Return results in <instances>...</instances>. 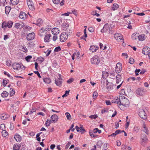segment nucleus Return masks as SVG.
<instances>
[{"mask_svg": "<svg viewBox=\"0 0 150 150\" xmlns=\"http://www.w3.org/2000/svg\"><path fill=\"white\" fill-rule=\"evenodd\" d=\"M137 37L138 38V36L137 33H133L132 35V38L133 40H136Z\"/></svg>", "mask_w": 150, "mask_h": 150, "instance_id": "nucleus-33", "label": "nucleus"}, {"mask_svg": "<svg viewBox=\"0 0 150 150\" xmlns=\"http://www.w3.org/2000/svg\"><path fill=\"white\" fill-rule=\"evenodd\" d=\"M129 62L131 64H132L134 62V59L132 58H130Z\"/></svg>", "mask_w": 150, "mask_h": 150, "instance_id": "nucleus-51", "label": "nucleus"}, {"mask_svg": "<svg viewBox=\"0 0 150 150\" xmlns=\"http://www.w3.org/2000/svg\"><path fill=\"white\" fill-rule=\"evenodd\" d=\"M34 73L35 74H37V75H38V77L40 78L41 77V76H40V74L39 73V72L38 71H34Z\"/></svg>", "mask_w": 150, "mask_h": 150, "instance_id": "nucleus-62", "label": "nucleus"}, {"mask_svg": "<svg viewBox=\"0 0 150 150\" xmlns=\"http://www.w3.org/2000/svg\"><path fill=\"white\" fill-rule=\"evenodd\" d=\"M62 29L65 31V32L69 33H72V30L69 26V24L67 23H64L62 25Z\"/></svg>", "mask_w": 150, "mask_h": 150, "instance_id": "nucleus-2", "label": "nucleus"}, {"mask_svg": "<svg viewBox=\"0 0 150 150\" xmlns=\"http://www.w3.org/2000/svg\"><path fill=\"white\" fill-rule=\"evenodd\" d=\"M10 2L12 5H16L18 3L19 0H10Z\"/></svg>", "mask_w": 150, "mask_h": 150, "instance_id": "nucleus-25", "label": "nucleus"}, {"mask_svg": "<svg viewBox=\"0 0 150 150\" xmlns=\"http://www.w3.org/2000/svg\"><path fill=\"white\" fill-rule=\"evenodd\" d=\"M1 96L3 97H6L8 96V93L7 92L5 91H4L1 94Z\"/></svg>", "mask_w": 150, "mask_h": 150, "instance_id": "nucleus-35", "label": "nucleus"}, {"mask_svg": "<svg viewBox=\"0 0 150 150\" xmlns=\"http://www.w3.org/2000/svg\"><path fill=\"white\" fill-rule=\"evenodd\" d=\"M5 129V126L4 124H2L0 125V129L4 130Z\"/></svg>", "mask_w": 150, "mask_h": 150, "instance_id": "nucleus-52", "label": "nucleus"}, {"mask_svg": "<svg viewBox=\"0 0 150 150\" xmlns=\"http://www.w3.org/2000/svg\"><path fill=\"white\" fill-rule=\"evenodd\" d=\"M123 37L121 35L118 38V39H116L118 41L120 42H124V40L123 39H122Z\"/></svg>", "mask_w": 150, "mask_h": 150, "instance_id": "nucleus-40", "label": "nucleus"}, {"mask_svg": "<svg viewBox=\"0 0 150 150\" xmlns=\"http://www.w3.org/2000/svg\"><path fill=\"white\" fill-rule=\"evenodd\" d=\"M43 80L44 82L47 84L50 83L51 82V79L49 78H43Z\"/></svg>", "mask_w": 150, "mask_h": 150, "instance_id": "nucleus-28", "label": "nucleus"}, {"mask_svg": "<svg viewBox=\"0 0 150 150\" xmlns=\"http://www.w3.org/2000/svg\"><path fill=\"white\" fill-rule=\"evenodd\" d=\"M35 34L34 33H32L27 35L26 38L28 41L30 40L35 38Z\"/></svg>", "mask_w": 150, "mask_h": 150, "instance_id": "nucleus-9", "label": "nucleus"}, {"mask_svg": "<svg viewBox=\"0 0 150 150\" xmlns=\"http://www.w3.org/2000/svg\"><path fill=\"white\" fill-rule=\"evenodd\" d=\"M122 56L123 57H125V58L126 59L128 57L127 54L126 53H122Z\"/></svg>", "mask_w": 150, "mask_h": 150, "instance_id": "nucleus-64", "label": "nucleus"}, {"mask_svg": "<svg viewBox=\"0 0 150 150\" xmlns=\"http://www.w3.org/2000/svg\"><path fill=\"white\" fill-rule=\"evenodd\" d=\"M146 90H144L143 88H137L135 91L137 95L142 96L144 94V92L146 91Z\"/></svg>", "mask_w": 150, "mask_h": 150, "instance_id": "nucleus-6", "label": "nucleus"}, {"mask_svg": "<svg viewBox=\"0 0 150 150\" xmlns=\"http://www.w3.org/2000/svg\"><path fill=\"white\" fill-rule=\"evenodd\" d=\"M28 15L25 12L21 11L20 12L19 17L22 19L25 20L27 18Z\"/></svg>", "mask_w": 150, "mask_h": 150, "instance_id": "nucleus-11", "label": "nucleus"}, {"mask_svg": "<svg viewBox=\"0 0 150 150\" xmlns=\"http://www.w3.org/2000/svg\"><path fill=\"white\" fill-rule=\"evenodd\" d=\"M10 116L6 113H4L0 115V118L3 120L6 119L8 118Z\"/></svg>", "mask_w": 150, "mask_h": 150, "instance_id": "nucleus-17", "label": "nucleus"}, {"mask_svg": "<svg viewBox=\"0 0 150 150\" xmlns=\"http://www.w3.org/2000/svg\"><path fill=\"white\" fill-rule=\"evenodd\" d=\"M127 23L129 24L127 27V28L129 29H132V26L130 25L131 23L130 21H129L127 22Z\"/></svg>", "mask_w": 150, "mask_h": 150, "instance_id": "nucleus-59", "label": "nucleus"}, {"mask_svg": "<svg viewBox=\"0 0 150 150\" xmlns=\"http://www.w3.org/2000/svg\"><path fill=\"white\" fill-rule=\"evenodd\" d=\"M51 35L50 34L46 35L44 38V40L45 42H48Z\"/></svg>", "mask_w": 150, "mask_h": 150, "instance_id": "nucleus-23", "label": "nucleus"}, {"mask_svg": "<svg viewBox=\"0 0 150 150\" xmlns=\"http://www.w3.org/2000/svg\"><path fill=\"white\" fill-rule=\"evenodd\" d=\"M117 98L112 103H117L118 105H122L126 107L129 106V102L128 99L125 96H121L119 98L117 97Z\"/></svg>", "mask_w": 150, "mask_h": 150, "instance_id": "nucleus-1", "label": "nucleus"}, {"mask_svg": "<svg viewBox=\"0 0 150 150\" xmlns=\"http://www.w3.org/2000/svg\"><path fill=\"white\" fill-rule=\"evenodd\" d=\"M150 48L148 47H146L143 48L142 53L145 55H147L149 53Z\"/></svg>", "mask_w": 150, "mask_h": 150, "instance_id": "nucleus-14", "label": "nucleus"}, {"mask_svg": "<svg viewBox=\"0 0 150 150\" xmlns=\"http://www.w3.org/2000/svg\"><path fill=\"white\" fill-rule=\"evenodd\" d=\"M146 70L144 69H142L141 71L140 72V74H144L145 72H146Z\"/></svg>", "mask_w": 150, "mask_h": 150, "instance_id": "nucleus-60", "label": "nucleus"}, {"mask_svg": "<svg viewBox=\"0 0 150 150\" xmlns=\"http://www.w3.org/2000/svg\"><path fill=\"white\" fill-rule=\"evenodd\" d=\"M7 26L6 23L5 22H4L2 24V27L4 29L6 28Z\"/></svg>", "mask_w": 150, "mask_h": 150, "instance_id": "nucleus-46", "label": "nucleus"}, {"mask_svg": "<svg viewBox=\"0 0 150 150\" xmlns=\"http://www.w3.org/2000/svg\"><path fill=\"white\" fill-rule=\"evenodd\" d=\"M113 86V84L111 83L108 82L106 83V87L108 89H112Z\"/></svg>", "mask_w": 150, "mask_h": 150, "instance_id": "nucleus-27", "label": "nucleus"}, {"mask_svg": "<svg viewBox=\"0 0 150 150\" xmlns=\"http://www.w3.org/2000/svg\"><path fill=\"white\" fill-rule=\"evenodd\" d=\"M52 32L54 35H57L59 33V30L58 28H54L52 29Z\"/></svg>", "mask_w": 150, "mask_h": 150, "instance_id": "nucleus-18", "label": "nucleus"}, {"mask_svg": "<svg viewBox=\"0 0 150 150\" xmlns=\"http://www.w3.org/2000/svg\"><path fill=\"white\" fill-rule=\"evenodd\" d=\"M116 79H117L116 83H119L121 81L122 79L121 75L119 74H118L116 76Z\"/></svg>", "mask_w": 150, "mask_h": 150, "instance_id": "nucleus-22", "label": "nucleus"}, {"mask_svg": "<svg viewBox=\"0 0 150 150\" xmlns=\"http://www.w3.org/2000/svg\"><path fill=\"white\" fill-rule=\"evenodd\" d=\"M103 144L102 141H100L97 142L96 145L97 147L100 148L101 147L103 146Z\"/></svg>", "mask_w": 150, "mask_h": 150, "instance_id": "nucleus-34", "label": "nucleus"}, {"mask_svg": "<svg viewBox=\"0 0 150 150\" xmlns=\"http://www.w3.org/2000/svg\"><path fill=\"white\" fill-rule=\"evenodd\" d=\"M103 149L102 150H106V149H107V144H103Z\"/></svg>", "mask_w": 150, "mask_h": 150, "instance_id": "nucleus-53", "label": "nucleus"}, {"mask_svg": "<svg viewBox=\"0 0 150 150\" xmlns=\"http://www.w3.org/2000/svg\"><path fill=\"white\" fill-rule=\"evenodd\" d=\"M70 13L69 12H67L66 13H64V14H62V16H69V14Z\"/></svg>", "mask_w": 150, "mask_h": 150, "instance_id": "nucleus-63", "label": "nucleus"}, {"mask_svg": "<svg viewBox=\"0 0 150 150\" xmlns=\"http://www.w3.org/2000/svg\"><path fill=\"white\" fill-rule=\"evenodd\" d=\"M121 34L119 33H116L114 35V37L116 39H118V38L120 36Z\"/></svg>", "mask_w": 150, "mask_h": 150, "instance_id": "nucleus-45", "label": "nucleus"}, {"mask_svg": "<svg viewBox=\"0 0 150 150\" xmlns=\"http://www.w3.org/2000/svg\"><path fill=\"white\" fill-rule=\"evenodd\" d=\"M11 9V8L9 6H6L5 7V11L6 14H8Z\"/></svg>", "mask_w": 150, "mask_h": 150, "instance_id": "nucleus-29", "label": "nucleus"}, {"mask_svg": "<svg viewBox=\"0 0 150 150\" xmlns=\"http://www.w3.org/2000/svg\"><path fill=\"white\" fill-rule=\"evenodd\" d=\"M69 91H70L69 90V91H65V93L63 95H62V97L63 98H64V97L67 96H68L69 95Z\"/></svg>", "mask_w": 150, "mask_h": 150, "instance_id": "nucleus-42", "label": "nucleus"}, {"mask_svg": "<svg viewBox=\"0 0 150 150\" xmlns=\"http://www.w3.org/2000/svg\"><path fill=\"white\" fill-rule=\"evenodd\" d=\"M145 35H142L138 36V39L139 40L143 41L145 39Z\"/></svg>", "mask_w": 150, "mask_h": 150, "instance_id": "nucleus-31", "label": "nucleus"}, {"mask_svg": "<svg viewBox=\"0 0 150 150\" xmlns=\"http://www.w3.org/2000/svg\"><path fill=\"white\" fill-rule=\"evenodd\" d=\"M7 82L6 80H5L4 79L3 80V86L5 87L6 86V84H7Z\"/></svg>", "mask_w": 150, "mask_h": 150, "instance_id": "nucleus-61", "label": "nucleus"}, {"mask_svg": "<svg viewBox=\"0 0 150 150\" xmlns=\"http://www.w3.org/2000/svg\"><path fill=\"white\" fill-rule=\"evenodd\" d=\"M150 21V17L147 16L145 18V21L146 23H149Z\"/></svg>", "mask_w": 150, "mask_h": 150, "instance_id": "nucleus-54", "label": "nucleus"}, {"mask_svg": "<svg viewBox=\"0 0 150 150\" xmlns=\"http://www.w3.org/2000/svg\"><path fill=\"white\" fill-rule=\"evenodd\" d=\"M98 117V116L97 115H91L89 116V117L91 119H95Z\"/></svg>", "mask_w": 150, "mask_h": 150, "instance_id": "nucleus-50", "label": "nucleus"}, {"mask_svg": "<svg viewBox=\"0 0 150 150\" xmlns=\"http://www.w3.org/2000/svg\"><path fill=\"white\" fill-rule=\"evenodd\" d=\"M26 1L28 6L33 3V2L32 1V0H26Z\"/></svg>", "mask_w": 150, "mask_h": 150, "instance_id": "nucleus-47", "label": "nucleus"}, {"mask_svg": "<svg viewBox=\"0 0 150 150\" xmlns=\"http://www.w3.org/2000/svg\"><path fill=\"white\" fill-rule=\"evenodd\" d=\"M51 118V120L53 122L57 121L58 119V116L55 114L52 115Z\"/></svg>", "mask_w": 150, "mask_h": 150, "instance_id": "nucleus-21", "label": "nucleus"}, {"mask_svg": "<svg viewBox=\"0 0 150 150\" xmlns=\"http://www.w3.org/2000/svg\"><path fill=\"white\" fill-rule=\"evenodd\" d=\"M74 81V79L73 78H71L69 79L67 81V83H71Z\"/></svg>", "mask_w": 150, "mask_h": 150, "instance_id": "nucleus-58", "label": "nucleus"}, {"mask_svg": "<svg viewBox=\"0 0 150 150\" xmlns=\"http://www.w3.org/2000/svg\"><path fill=\"white\" fill-rule=\"evenodd\" d=\"M52 1L55 4H58L60 2V0H52Z\"/></svg>", "mask_w": 150, "mask_h": 150, "instance_id": "nucleus-57", "label": "nucleus"}, {"mask_svg": "<svg viewBox=\"0 0 150 150\" xmlns=\"http://www.w3.org/2000/svg\"><path fill=\"white\" fill-rule=\"evenodd\" d=\"M62 78H58L57 80H55V83L57 86H62Z\"/></svg>", "mask_w": 150, "mask_h": 150, "instance_id": "nucleus-15", "label": "nucleus"}, {"mask_svg": "<svg viewBox=\"0 0 150 150\" xmlns=\"http://www.w3.org/2000/svg\"><path fill=\"white\" fill-rule=\"evenodd\" d=\"M38 61L40 62L41 63L43 62L44 60V58L42 57H40L38 58Z\"/></svg>", "mask_w": 150, "mask_h": 150, "instance_id": "nucleus-55", "label": "nucleus"}, {"mask_svg": "<svg viewBox=\"0 0 150 150\" xmlns=\"http://www.w3.org/2000/svg\"><path fill=\"white\" fill-rule=\"evenodd\" d=\"M32 58V57L31 56L29 55L27 56L25 58V59L28 62H29L30 60Z\"/></svg>", "mask_w": 150, "mask_h": 150, "instance_id": "nucleus-48", "label": "nucleus"}, {"mask_svg": "<svg viewBox=\"0 0 150 150\" xmlns=\"http://www.w3.org/2000/svg\"><path fill=\"white\" fill-rule=\"evenodd\" d=\"M13 24V22L11 21H8L7 22V26L8 28H11Z\"/></svg>", "mask_w": 150, "mask_h": 150, "instance_id": "nucleus-36", "label": "nucleus"}, {"mask_svg": "<svg viewBox=\"0 0 150 150\" xmlns=\"http://www.w3.org/2000/svg\"><path fill=\"white\" fill-rule=\"evenodd\" d=\"M20 146H20L19 145L15 144L13 147V150H18Z\"/></svg>", "mask_w": 150, "mask_h": 150, "instance_id": "nucleus-32", "label": "nucleus"}, {"mask_svg": "<svg viewBox=\"0 0 150 150\" xmlns=\"http://www.w3.org/2000/svg\"><path fill=\"white\" fill-rule=\"evenodd\" d=\"M0 3L1 4V5H2L4 6L6 3V0H0Z\"/></svg>", "mask_w": 150, "mask_h": 150, "instance_id": "nucleus-43", "label": "nucleus"}, {"mask_svg": "<svg viewBox=\"0 0 150 150\" xmlns=\"http://www.w3.org/2000/svg\"><path fill=\"white\" fill-rule=\"evenodd\" d=\"M99 48L98 47H96L95 46L93 45L90 46V50L92 51L93 52H96Z\"/></svg>", "mask_w": 150, "mask_h": 150, "instance_id": "nucleus-19", "label": "nucleus"}, {"mask_svg": "<svg viewBox=\"0 0 150 150\" xmlns=\"http://www.w3.org/2000/svg\"><path fill=\"white\" fill-rule=\"evenodd\" d=\"M109 29V25L108 23L105 24L103 29H101L100 31L101 33H104L107 31Z\"/></svg>", "mask_w": 150, "mask_h": 150, "instance_id": "nucleus-16", "label": "nucleus"}, {"mask_svg": "<svg viewBox=\"0 0 150 150\" xmlns=\"http://www.w3.org/2000/svg\"><path fill=\"white\" fill-rule=\"evenodd\" d=\"M21 26L22 28H23L24 26V23H22L21 24L17 23L15 24V27L17 29L18 28Z\"/></svg>", "mask_w": 150, "mask_h": 150, "instance_id": "nucleus-24", "label": "nucleus"}, {"mask_svg": "<svg viewBox=\"0 0 150 150\" xmlns=\"http://www.w3.org/2000/svg\"><path fill=\"white\" fill-rule=\"evenodd\" d=\"M119 7V6L116 3H114L113 4L112 9L113 11L117 10Z\"/></svg>", "mask_w": 150, "mask_h": 150, "instance_id": "nucleus-26", "label": "nucleus"}, {"mask_svg": "<svg viewBox=\"0 0 150 150\" xmlns=\"http://www.w3.org/2000/svg\"><path fill=\"white\" fill-rule=\"evenodd\" d=\"M65 115L67 119L69 121L71 120V118L70 114L68 112H66L65 113Z\"/></svg>", "mask_w": 150, "mask_h": 150, "instance_id": "nucleus-37", "label": "nucleus"}, {"mask_svg": "<svg viewBox=\"0 0 150 150\" xmlns=\"http://www.w3.org/2000/svg\"><path fill=\"white\" fill-rule=\"evenodd\" d=\"M88 30L91 33L93 32L94 31V29L92 27H89L88 28Z\"/></svg>", "mask_w": 150, "mask_h": 150, "instance_id": "nucleus-56", "label": "nucleus"}, {"mask_svg": "<svg viewBox=\"0 0 150 150\" xmlns=\"http://www.w3.org/2000/svg\"><path fill=\"white\" fill-rule=\"evenodd\" d=\"M97 132H98L99 134H100L101 133V131L99 130L97 128H96L94 129L93 130V133H96Z\"/></svg>", "mask_w": 150, "mask_h": 150, "instance_id": "nucleus-38", "label": "nucleus"}, {"mask_svg": "<svg viewBox=\"0 0 150 150\" xmlns=\"http://www.w3.org/2000/svg\"><path fill=\"white\" fill-rule=\"evenodd\" d=\"M15 93V92L14 90L12 88H10V95L11 96H13Z\"/></svg>", "mask_w": 150, "mask_h": 150, "instance_id": "nucleus-39", "label": "nucleus"}, {"mask_svg": "<svg viewBox=\"0 0 150 150\" xmlns=\"http://www.w3.org/2000/svg\"><path fill=\"white\" fill-rule=\"evenodd\" d=\"M141 138L142 139L141 144L144 145L145 143L147 142L148 138L146 135L144 134H141Z\"/></svg>", "mask_w": 150, "mask_h": 150, "instance_id": "nucleus-7", "label": "nucleus"}, {"mask_svg": "<svg viewBox=\"0 0 150 150\" xmlns=\"http://www.w3.org/2000/svg\"><path fill=\"white\" fill-rule=\"evenodd\" d=\"M122 69V64L120 63H117L115 67V71L117 73L120 72Z\"/></svg>", "mask_w": 150, "mask_h": 150, "instance_id": "nucleus-8", "label": "nucleus"}, {"mask_svg": "<svg viewBox=\"0 0 150 150\" xmlns=\"http://www.w3.org/2000/svg\"><path fill=\"white\" fill-rule=\"evenodd\" d=\"M98 96V93L96 92H94L93 95V99H96Z\"/></svg>", "mask_w": 150, "mask_h": 150, "instance_id": "nucleus-49", "label": "nucleus"}, {"mask_svg": "<svg viewBox=\"0 0 150 150\" xmlns=\"http://www.w3.org/2000/svg\"><path fill=\"white\" fill-rule=\"evenodd\" d=\"M28 7L29 9L32 11L34 10L35 9L33 3L29 6Z\"/></svg>", "mask_w": 150, "mask_h": 150, "instance_id": "nucleus-41", "label": "nucleus"}, {"mask_svg": "<svg viewBox=\"0 0 150 150\" xmlns=\"http://www.w3.org/2000/svg\"><path fill=\"white\" fill-rule=\"evenodd\" d=\"M61 50V48L60 46H58L55 47L54 50L55 52H58Z\"/></svg>", "mask_w": 150, "mask_h": 150, "instance_id": "nucleus-44", "label": "nucleus"}, {"mask_svg": "<svg viewBox=\"0 0 150 150\" xmlns=\"http://www.w3.org/2000/svg\"><path fill=\"white\" fill-rule=\"evenodd\" d=\"M91 62L92 64L98 65L100 62V60L98 56L95 55L91 59Z\"/></svg>", "mask_w": 150, "mask_h": 150, "instance_id": "nucleus-5", "label": "nucleus"}, {"mask_svg": "<svg viewBox=\"0 0 150 150\" xmlns=\"http://www.w3.org/2000/svg\"><path fill=\"white\" fill-rule=\"evenodd\" d=\"M75 129L77 132H81L82 133H83L85 131V129L83 128L82 125H80L79 127L76 126L75 127Z\"/></svg>", "mask_w": 150, "mask_h": 150, "instance_id": "nucleus-10", "label": "nucleus"}, {"mask_svg": "<svg viewBox=\"0 0 150 150\" xmlns=\"http://www.w3.org/2000/svg\"><path fill=\"white\" fill-rule=\"evenodd\" d=\"M147 110L142 109H140L139 110V115L141 118L145 120L147 118V115L146 111Z\"/></svg>", "mask_w": 150, "mask_h": 150, "instance_id": "nucleus-4", "label": "nucleus"}, {"mask_svg": "<svg viewBox=\"0 0 150 150\" xmlns=\"http://www.w3.org/2000/svg\"><path fill=\"white\" fill-rule=\"evenodd\" d=\"M2 134L4 137H8V132L5 130H3L2 131Z\"/></svg>", "mask_w": 150, "mask_h": 150, "instance_id": "nucleus-30", "label": "nucleus"}, {"mask_svg": "<svg viewBox=\"0 0 150 150\" xmlns=\"http://www.w3.org/2000/svg\"><path fill=\"white\" fill-rule=\"evenodd\" d=\"M71 33H69L67 32H63L60 36V40L62 42L65 41L68 39V36L71 35Z\"/></svg>", "mask_w": 150, "mask_h": 150, "instance_id": "nucleus-3", "label": "nucleus"}, {"mask_svg": "<svg viewBox=\"0 0 150 150\" xmlns=\"http://www.w3.org/2000/svg\"><path fill=\"white\" fill-rule=\"evenodd\" d=\"M142 130L146 134H148L149 131L148 127H146V125L144 124L142 128Z\"/></svg>", "mask_w": 150, "mask_h": 150, "instance_id": "nucleus-13", "label": "nucleus"}, {"mask_svg": "<svg viewBox=\"0 0 150 150\" xmlns=\"http://www.w3.org/2000/svg\"><path fill=\"white\" fill-rule=\"evenodd\" d=\"M13 68L15 70H18L21 68V65L19 63H15L12 66Z\"/></svg>", "mask_w": 150, "mask_h": 150, "instance_id": "nucleus-12", "label": "nucleus"}, {"mask_svg": "<svg viewBox=\"0 0 150 150\" xmlns=\"http://www.w3.org/2000/svg\"><path fill=\"white\" fill-rule=\"evenodd\" d=\"M14 137L16 141L18 142H20L21 140V137L18 134H16L15 135Z\"/></svg>", "mask_w": 150, "mask_h": 150, "instance_id": "nucleus-20", "label": "nucleus"}]
</instances>
